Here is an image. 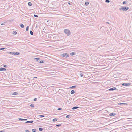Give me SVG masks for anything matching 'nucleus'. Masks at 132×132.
<instances>
[{
  "instance_id": "7c9ffc66",
  "label": "nucleus",
  "mask_w": 132,
  "mask_h": 132,
  "mask_svg": "<svg viewBox=\"0 0 132 132\" xmlns=\"http://www.w3.org/2000/svg\"><path fill=\"white\" fill-rule=\"evenodd\" d=\"M122 3L123 4H126L127 2L125 1H124Z\"/></svg>"
},
{
  "instance_id": "ddd939ff",
  "label": "nucleus",
  "mask_w": 132,
  "mask_h": 132,
  "mask_svg": "<svg viewBox=\"0 0 132 132\" xmlns=\"http://www.w3.org/2000/svg\"><path fill=\"white\" fill-rule=\"evenodd\" d=\"M75 52H72V53H70V55H71V56H73L75 54Z\"/></svg>"
},
{
  "instance_id": "72a5a7b5",
  "label": "nucleus",
  "mask_w": 132,
  "mask_h": 132,
  "mask_svg": "<svg viewBox=\"0 0 132 132\" xmlns=\"http://www.w3.org/2000/svg\"><path fill=\"white\" fill-rule=\"evenodd\" d=\"M61 124H57L56 125V126L57 127H59L61 126Z\"/></svg>"
},
{
  "instance_id": "ea45409f",
  "label": "nucleus",
  "mask_w": 132,
  "mask_h": 132,
  "mask_svg": "<svg viewBox=\"0 0 132 132\" xmlns=\"http://www.w3.org/2000/svg\"><path fill=\"white\" fill-rule=\"evenodd\" d=\"M5 23V22H4V23H2L1 24V25H4Z\"/></svg>"
},
{
  "instance_id": "a18cd8bd",
  "label": "nucleus",
  "mask_w": 132,
  "mask_h": 132,
  "mask_svg": "<svg viewBox=\"0 0 132 132\" xmlns=\"http://www.w3.org/2000/svg\"><path fill=\"white\" fill-rule=\"evenodd\" d=\"M68 4H69V5H71V3H70V2H68Z\"/></svg>"
},
{
  "instance_id": "f257e3e1",
  "label": "nucleus",
  "mask_w": 132,
  "mask_h": 132,
  "mask_svg": "<svg viewBox=\"0 0 132 132\" xmlns=\"http://www.w3.org/2000/svg\"><path fill=\"white\" fill-rule=\"evenodd\" d=\"M129 9V7L127 6H123L121 8L119 9V10L120 11H126Z\"/></svg>"
},
{
  "instance_id": "f3484780",
  "label": "nucleus",
  "mask_w": 132,
  "mask_h": 132,
  "mask_svg": "<svg viewBox=\"0 0 132 132\" xmlns=\"http://www.w3.org/2000/svg\"><path fill=\"white\" fill-rule=\"evenodd\" d=\"M76 86H73L71 87H70V88L71 89H73V88H75L76 87Z\"/></svg>"
},
{
  "instance_id": "9b49d317",
  "label": "nucleus",
  "mask_w": 132,
  "mask_h": 132,
  "mask_svg": "<svg viewBox=\"0 0 132 132\" xmlns=\"http://www.w3.org/2000/svg\"><path fill=\"white\" fill-rule=\"evenodd\" d=\"M79 108V107H78V106H75V107H73L72 109V110H74V109H77L78 108Z\"/></svg>"
},
{
  "instance_id": "4c0bfd02",
  "label": "nucleus",
  "mask_w": 132,
  "mask_h": 132,
  "mask_svg": "<svg viewBox=\"0 0 132 132\" xmlns=\"http://www.w3.org/2000/svg\"><path fill=\"white\" fill-rule=\"evenodd\" d=\"M5 48H0V50H2L4 49Z\"/></svg>"
},
{
  "instance_id": "aec40b11",
  "label": "nucleus",
  "mask_w": 132,
  "mask_h": 132,
  "mask_svg": "<svg viewBox=\"0 0 132 132\" xmlns=\"http://www.w3.org/2000/svg\"><path fill=\"white\" fill-rule=\"evenodd\" d=\"M118 105H121V104H123V105H125L126 104H127L124 103H118Z\"/></svg>"
},
{
  "instance_id": "c85d7f7f",
  "label": "nucleus",
  "mask_w": 132,
  "mask_h": 132,
  "mask_svg": "<svg viewBox=\"0 0 132 132\" xmlns=\"http://www.w3.org/2000/svg\"><path fill=\"white\" fill-rule=\"evenodd\" d=\"M44 62V61H43L41 60L40 61L39 63H43Z\"/></svg>"
},
{
  "instance_id": "a19ab883",
  "label": "nucleus",
  "mask_w": 132,
  "mask_h": 132,
  "mask_svg": "<svg viewBox=\"0 0 132 132\" xmlns=\"http://www.w3.org/2000/svg\"><path fill=\"white\" fill-rule=\"evenodd\" d=\"M37 99L36 98H35L33 100L34 101H37Z\"/></svg>"
},
{
  "instance_id": "09e8293b",
  "label": "nucleus",
  "mask_w": 132,
  "mask_h": 132,
  "mask_svg": "<svg viewBox=\"0 0 132 132\" xmlns=\"http://www.w3.org/2000/svg\"><path fill=\"white\" fill-rule=\"evenodd\" d=\"M34 77V78H37V77Z\"/></svg>"
},
{
  "instance_id": "c03bdc74",
  "label": "nucleus",
  "mask_w": 132,
  "mask_h": 132,
  "mask_svg": "<svg viewBox=\"0 0 132 132\" xmlns=\"http://www.w3.org/2000/svg\"><path fill=\"white\" fill-rule=\"evenodd\" d=\"M3 66L5 68H7V66L6 65H3Z\"/></svg>"
},
{
  "instance_id": "4be33fe9",
  "label": "nucleus",
  "mask_w": 132,
  "mask_h": 132,
  "mask_svg": "<svg viewBox=\"0 0 132 132\" xmlns=\"http://www.w3.org/2000/svg\"><path fill=\"white\" fill-rule=\"evenodd\" d=\"M80 75L81 77H82L83 76V74L81 72L80 74Z\"/></svg>"
},
{
  "instance_id": "603ef678",
  "label": "nucleus",
  "mask_w": 132,
  "mask_h": 132,
  "mask_svg": "<svg viewBox=\"0 0 132 132\" xmlns=\"http://www.w3.org/2000/svg\"><path fill=\"white\" fill-rule=\"evenodd\" d=\"M30 65H32V66H34L33 65H32V64H30Z\"/></svg>"
},
{
  "instance_id": "dca6fc26",
  "label": "nucleus",
  "mask_w": 132,
  "mask_h": 132,
  "mask_svg": "<svg viewBox=\"0 0 132 132\" xmlns=\"http://www.w3.org/2000/svg\"><path fill=\"white\" fill-rule=\"evenodd\" d=\"M34 60L36 61H38L40 60V58H34Z\"/></svg>"
},
{
  "instance_id": "4468645a",
  "label": "nucleus",
  "mask_w": 132,
  "mask_h": 132,
  "mask_svg": "<svg viewBox=\"0 0 132 132\" xmlns=\"http://www.w3.org/2000/svg\"><path fill=\"white\" fill-rule=\"evenodd\" d=\"M18 94V93L17 92H14L13 93L12 95H15Z\"/></svg>"
},
{
  "instance_id": "412c9836",
  "label": "nucleus",
  "mask_w": 132,
  "mask_h": 132,
  "mask_svg": "<svg viewBox=\"0 0 132 132\" xmlns=\"http://www.w3.org/2000/svg\"><path fill=\"white\" fill-rule=\"evenodd\" d=\"M57 120V119L56 118H54L53 119L52 121L53 122H55Z\"/></svg>"
},
{
  "instance_id": "393cba45",
  "label": "nucleus",
  "mask_w": 132,
  "mask_h": 132,
  "mask_svg": "<svg viewBox=\"0 0 132 132\" xmlns=\"http://www.w3.org/2000/svg\"><path fill=\"white\" fill-rule=\"evenodd\" d=\"M32 131L33 132H36V129H34L32 130Z\"/></svg>"
},
{
  "instance_id": "5701e85b",
  "label": "nucleus",
  "mask_w": 132,
  "mask_h": 132,
  "mask_svg": "<svg viewBox=\"0 0 132 132\" xmlns=\"http://www.w3.org/2000/svg\"><path fill=\"white\" fill-rule=\"evenodd\" d=\"M30 106L31 107H34V105L33 104H32L30 105Z\"/></svg>"
},
{
  "instance_id": "de8ad7c7",
  "label": "nucleus",
  "mask_w": 132,
  "mask_h": 132,
  "mask_svg": "<svg viewBox=\"0 0 132 132\" xmlns=\"http://www.w3.org/2000/svg\"><path fill=\"white\" fill-rule=\"evenodd\" d=\"M4 130H2L0 131V132H4Z\"/></svg>"
},
{
  "instance_id": "37998d69",
  "label": "nucleus",
  "mask_w": 132,
  "mask_h": 132,
  "mask_svg": "<svg viewBox=\"0 0 132 132\" xmlns=\"http://www.w3.org/2000/svg\"><path fill=\"white\" fill-rule=\"evenodd\" d=\"M26 132H30L28 130H25Z\"/></svg>"
},
{
  "instance_id": "39448f33",
  "label": "nucleus",
  "mask_w": 132,
  "mask_h": 132,
  "mask_svg": "<svg viewBox=\"0 0 132 132\" xmlns=\"http://www.w3.org/2000/svg\"><path fill=\"white\" fill-rule=\"evenodd\" d=\"M117 89V88L115 87H113V88H111L109 89L108 90L109 91H113L114 90H116Z\"/></svg>"
},
{
  "instance_id": "423d86ee",
  "label": "nucleus",
  "mask_w": 132,
  "mask_h": 132,
  "mask_svg": "<svg viewBox=\"0 0 132 132\" xmlns=\"http://www.w3.org/2000/svg\"><path fill=\"white\" fill-rule=\"evenodd\" d=\"M13 53V55H19L20 54V53L18 52H14Z\"/></svg>"
},
{
  "instance_id": "cd10ccee",
  "label": "nucleus",
  "mask_w": 132,
  "mask_h": 132,
  "mask_svg": "<svg viewBox=\"0 0 132 132\" xmlns=\"http://www.w3.org/2000/svg\"><path fill=\"white\" fill-rule=\"evenodd\" d=\"M30 33L31 35H33V33L31 30H30Z\"/></svg>"
},
{
  "instance_id": "6e6552de",
  "label": "nucleus",
  "mask_w": 132,
  "mask_h": 132,
  "mask_svg": "<svg viewBox=\"0 0 132 132\" xmlns=\"http://www.w3.org/2000/svg\"><path fill=\"white\" fill-rule=\"evenodd\" d=\"M116 115V114L114 113H110L109 115L110 116H115Z\"/></svg>"
},
{
  "instance_id": "9d476101",
  "label": "nucleus",
  "mask_w": 132,
  "mask_h": 132,
  "mask_svg": "<svg viewBox=\"0 0 132 132\" xmlns=\"http://www.w3.org/2000/svg\"><path fill=\"white\" fill-rule=\"evenodd\" d=\"M33 122V121H27L26 122H25V123H32Z\"/></svg>"
},
{
  "instance_id": "a878e982",
  "label": "nucleus",
  "mask_w": 132,
  "mask_h": 132,
  "mask_svg": "<svg viewBox=\"0 0 132 132\" xmlns=\"http://www.w3.org/2000/svg\"><path fill=\"white\" fill-rule=\"evenodd\" d=\"M17 32L15 31H13V34L14 35H16L17 34Z\"/></svg>"
},
{
  "instance_id": "bb28decb",
  "label": "nucleus",
  "mask_w": 132,
  "mask_h": 132,
  "mask_svg": "<svg viewBox=\"0 0 132 132\" xmlns=\"http://www.w3.org/2000/svg\"><path fill=\"white\" fill-rule=\"evenodd\" d=\"M29 27L28 26H27V27L26 28V30L27 31H28V29H29Z\"/></svg>"
},
{
  "instance_id": "49530a36",
  "label": "nucleus",
  "mask_w": 132,
  "mask_h": 132,
  "mask_svg": "<svg viewBox=\"0 0 132 132\" xmlns=\"http://www.w3.org/2000/svg\"><path fill=\"white\" fill-rule=\"evenodd\" d=\"M27 120L26 119H24V121H27Z\"/></svg>"
},
{
  "instance_id": "2eb2a0df",
  "label": "nucleus",
  "mask_w": 132,
  "mask_h": 132,
  "mask_svg": "<svg viewBox=\"0 0 132 132\" xmlns=\"http://www.w3.org/2000/svg\"><path fill=\"white\" fill-rule=\"evenodd\" d=\"M89 3L88 2H85V4L86 6H87L89 4Z\"/></svg>"
},
{
  "instance_id": "1a4fd4ad",
  "label": "nucleus",
  "mask_w": 132,
  "mask_h": 132,
  "mask_svg": "<svg viewBox=\"0 0 132 132\" xmlns=\"http://www.w3.org/2000/svg\"><path fill=\"white\" fill-rule=\"evenodd\" d=\"M6 69L4 68H0V71H6Z\"/></svg>"
},
{
  "instance_id": "a211bd4d",
  "label": "nucleus",
  "mask_w": 132,
  "mask_h": 132,
  "mask_svg": "<svg viewBox=\"0 0 132 132\" xmlns=\"http://www.w3.org/2000/svg\"><path fill=\"white\" fill-rule=\"evenodd\" d=\"M71 94H73L75 93V91L74 90H72L71 92Z\"/></svg>"
},
{
  "instance_id": "79ce46f5",
  "label": "nucleus",
  "mask_w": 132,
  "mask_h": 132,
  "mask_svg": "<svg viewBox=\"0 0 132 132\" xmlns=\"http://www.w3.org/2000/svg\"><path fill=\"white\" fill-rule=\"evenodd\" d=\"M61 109H62V108H59L57 110H60Z\"/></svg>"
},
{
  "instance_id": "20e7f679",
  "label": "nucleus",
  "mask_w": 132,
  "mask_h": 132,
  "mask_svg": "<svg viewBox=\"0 0 132 132\" xmlns=\"http://www.w3.org/2000/svg\"><path fill=\"white\" fill-rule=\"evenodd\" d=\"M131 84L128 83L124 82L123 83H122V85L125 86H127L130 85Z\"/></svg>"
},
{
  "instance_id": "f03ea898",
  "label": "nucleus",
  "mask_w": 132,
  "mask_h": 132,
  "mask_svg": "<svg viewBox=\"0 0 132 132\" xmlns=\"http://www.w3.org/2000/svg\"><path fill=\"white\" fill-rule=\"evenodd\" d=\"M64 32L65 33L67 34V36H69L71 34V32L70 31L67 29H64Z\"/></svg>"
},
{
  "instance_id": "c9c22d12",
  "label": "nucleus",
  "mask_w": 132,
  "mask_h": 132,
  "mask_svg": "<svg viewBox=\"0 0 132 132\" xmlns=\"http://www.w3.org/2000/svg\"><path fill=\"white\" fill-rule=\"evenodd\" d=\"M34 16L35 17H38V16L37 15H35V14H34Z\"/></svg>"
},
{
  "instance_id": "7ed1b4c3",
  "label": "nucleus",
  "mask_w": 132,
  "mask_h": 132,
  "mask_svg": "<svg viewBox=\"0 0 132 132\" xmlns=\"http://www.w3.org/2000/svg\"><path fill=\"white\" fill-rule=\"evenodd\" d=\"M61 55L64 57H68L69 56L68 54L66 53L62 54Z\"/></svg>"
},
{
  "instance_id": "f8f14e48",
  "label": "nucleus",
  "mask_w": 132,
  "mask_h": 132,
  "mask_svg": "<svg viewBox=\"0 0 132 132\" xmlns=\"http://www.w3.org/2000/svg\"><path fill=\"white\" fill-rule=\"evenodd\" d=\"M20 26L22 28H23L24 27V26L22 24H20Z\"/></svg>"
},
{
  "instance_id": "b1692460",
  "label": "nucleus",
  "mask_w": 132,
  "mask_h": 132,
  "mask_svg": "<svg viewBox=\"0 0 132 132\" xmlns=\"http://www.w3.org/2000/svg\"><path fill=\"white\" fill-rule=\"evenodd\" d=\"M39 130L40 131H42L43 130V129L42 128L40 127L39 128Z\"/></svg>"
},
{
  "instance_id": "0eeeda50",
  "label": "nucleus",
  "mask_w": 132,
  "mask_h": 132,
  "mask_svg": "<svg viewBox=\"0 0 132 132\" xmlns=\"http://www.w3.org/2000/svg\"><path fill=\"white\" fill-rule=\"evenodd\" d=\"M4 104V102L2 100H0V105H3Z\"/></svg>"
},
{
  "instance_id": "6ab92c4d",
  "label": "nucleus",
  "mask_w": 132,
  "mask_h": 132,
  "mask_svg": "<svg viewBox=\"0 0 132 132\" xmlns=\"http://www.w3.org/2000/svg\"><path fill=\"white\" fill-rule=\"evenodd\" d=\"M28 5L29 6H31L32 5V4L30 2H29L28 3Z\"/></svg>"
},
{
  "instance_id": "f704fd0d",
  "label": "nucleus",
  "mask_w": 132,
  "mask_h": 132,
  "mask_svg": "<svg viewBox=\"0 0 132 132\" xmlns=\"http://www.w3.org/2000/svg\"><path fill=\"white\" fill-rule=\"evenodd\" d=\"M70 116V115H67L66 116V118H69Z\"/></svg>"
},
{
  "instance_id": "2f4dec72",
  "label": "nucleus",
  "mask_w": 132,
  "mask_h": 132,
  "mask_svg": "<svg viewBox=\"0 0 132 132\" xmlns=\"http://www.w3.org/2000/svg\"><path fill=\"white\" fill-rule=\"evenodd\" d=\"M105 1L106 2L108 3H109L110 2V1L109 0H105Z\"/></svg>"
},
{
  "instance_id": "58836bf2",
  "label": "nucleus",
  "mask_w": 132,
  "mask_h": 132,
  "mask_svg": "<svg viewBox=\"0 0 132 132\" xmlns=\"http://www.w3.org/2000/svg\"><path fill=\"white\" fill-rule=\"evenodd\" d=\"M39 116L41 117H44V115H40Z\"/></svg>"
},
{
  "instance_id": "e433bc0d",
  "label": "nucleus",
  "mask_w": 132,
  "mask_h": 132,
  "mask_svg": "<svg viewBox=\"0 0 132 132\" xmlns=\"http://www.w3.org/2000/svg\"><path fill=\"white\" fill-rule=\"evenodd\" d=\"M33 79H34L33 77H31L30 78V79L31 80H32Z\"/></svg>"
},
{
  "instance_id": "473e14b6",
  "label": "nucleus",
  "mask_w": 132,
  "mask_h": 132,
  "mask_svg": "<svg viewBox=\"0 0 132 132\" xmlns=\"http://www.w3.org/2000/svg\"><path fill=\"white\" fill-rule=\"evenodd\" d=\"M13 52H8V53L9 54H11L12 55H13Z\"/></svg>"
},
{
  "instance_id": "8fccbe9b",
  "label": "nucleus",
  "mask_w": 132,
  "mask_h": 132,
  "mask_svg": "<svg viewBox=\"0 0 132 132\" xmlns=\"http://www.w3.org/2000/svg\"><path fill=\"white\" fill-rule=\"evenodd\" d=\"M106 23H108V24H109V22H106Z\"/></svg>"
},
{
  "instance_id": "3c124183",
  "label": "nucleus",
  "mask_w": 132,
  "mask_h": 132,
  "mask_svg": "<svg viewBox=\"0 0 132 132\" xmlns=\"http://www.w3.org/2000/svg\"><path fill=\"white\" fill-rule=\"evenodd\" d=\"M29 66L31 67V68H33V67H31V66Z\"/></svg>"
},
{
  "instance_id": "c756f323",
  "label": "nucleus",
  "mask_w": 132,
  "mask_h": 132,
  "mask_svg": "<svg viewBox=\"0 0 132 132\" xmlns=\"http://www.w3.org/2000/svg\"><path fill=\"white\" fill-rule=\"evenodd\" d=\"M18 119H19L20 121H24V119L19 118H18Z\"/></svg>"
}]
</instances>
